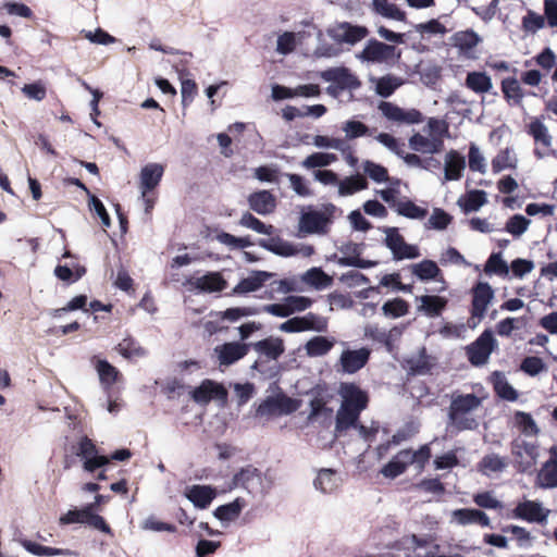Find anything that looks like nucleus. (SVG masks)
I'll return each instance as SVG.
<instances>
[{"instance_id": "680f3d73", "label": "nucleus", "mask_w": 557, "mask_h": 557, "mask_svg": "<svg viewBox=\"0 0 557 557\" xmlns=\"http://www.w3.org/2000/svg\"><path fill=\"white\" fill-rule=\"evenodd\" d=\"M530 220L521 214L512 215L506 223L505 231L513 236H521L528 228Z\"/></svg>"}, {"instance_id": "f8f14e48", "label": "nucleus", "mask_w": 557, "mask_h": 557, "mask_svg": "<svg viewBox=\"0 0 557 557\" xmlns=\"http://www.w3.org/2000/svg\"><path fill=\"white\" fill-rule=\"evenodd\" d=\"M250 345L243 342H227L214 348L220 367H228L248 355Z\"/></svg>"}, {"instance_id": "4c0bfd02", "label": "nucleus", "mask_w": 557, "mask_h": 557, "mask_svg": "<svg viewBox=\"0 0 557 557\" xmlns=\"http://www.w3.org/2000/svg\"><path fill=\"white\" fill-rule=\"evenodd\" d=\"M517 163L518 160L513 149L506 147L499 150V152L492 160V170L494 173H499L507 169L516 170Z\"/></svg>"}, {"instance_id": "bb28decb", "label": "nucleus", "mask_w": 557, "mask_h": 557, "mask_svg": "<svg viewBox=\"0 0 557 557\" xmlns=\"http://www.w3.org/2000/svg\"><path fill=\"white\" fill-rule=\"evenodd\" d=\"M409 146L412 150L422 153H436L442 151L444 141L440 137L429 139L428 137L416 133L409 138Z\"/></svg>"}, {"instance_id": "de8ad7c7", "label": "nucleus", "mask_w": 557, "mask_h": 557, "mask_svg": "<svg viewBox=\"0 0 557 557\" xmlns=\"http://www.w3.org/2000/svg\"><path fill=\"white\" fill-rule=\"evenodd\" d=\"M506 467V459L497 454L485 455L479 462V470L485 474L502 472Z\"/></svg>"}, {"instance_id": "72a5a7b5", "label": "nucleus", "mask_w": 557, "mask_h": 557, "mask_svg": "<svg viewBox=\"0 0 557 557\" xmlns=\"http://www.w3.org/2000/svg\"><path fill=\"white\" fill-rule=\"evenodd\" d=\"M407 455L404 449L398 451L382 469L381 473L384 478L396 479L406 472L409 467L407 462Z\"/></svg>"}, {"instance_id": "1a4fd4ad", "label": "nucleus", "mask_w": 557, "mask_h": 557, "mask_svg": "<svg viewBox=\"0 0 557 557\" xmlns=\"http://www.w3.org/2000/svg\"><path fill=\"white\" fill-rule=\"evenodd\" d=\"M76 455L84 459L83 468L90 473L110 463V458L98 455L96 444L88 436L79 440Z\"/></svg>"}, {"instance_id": "c9c22d12", "label": "nucleus", "mask_w": 557, "mask_h": 557, "mask_svg": "<svg viewBox=\"0 0 557 557\" xmlns=\"http://www.w3.org/2000/svg\"><path fill=\"white\" fill-rule=\"evenodd\" d=\"M245 505V500L240 497H237L233 502L215 508L213 515L220 521H234L240 516Z\"/></svg>"}, {"instance_id": "09e8293b", "label": "nucleus", "mask_w": 557, "mask_h": 557, "mask_svg": "<svg viewBox=\"0 0 557 557\" xmlns=\"http://www.w3.org/2000/svg\"><path fill=\"white\" fill-rule=\"evenodd\" d=\"M314 486L323 493H332L337 487L336 471L321 469L314 480Z\"/></svg>"}, {"instance_id": "20e7f679", "label": "nucleus", "mask_w": 557, "mask_h": 557, "mask_svg": "<svg viewBox=\"0 0 557 557\" xmlns=\"http://www.w3.org/2000/svg\"><path fill=\"white\" fill-rule=\"evenodd\" d=\"M498 347V343L494 337L493 331L491 329L484 330L475 341L469 344L466 347V355L468 361L473 367H482L485 366L493 351H495Z\"/></svg>"}, {"instance_id": "423d86ee", "label": "nucleus", "mask_w": 557, "mask_h": 557, "mask_svg": "<svg viewBox=\"0 0 557 557\" xmlns=\"http://www.w3.org/2000/svg\"><path fill=\"white\" fill-rule=\"evenodd\" d=\"M89 509L90 507L86 506L82 509H71L60 517L59 522L62 525L83 523L106 534H112L111 527L104 518L98 513L89 512Z\"/></svg>"}, {"instance_id": "0eeeda50", "label": "nucleus", "mask_w": 557, "mask_h": 557, "mask_svg": "<svg viewBox=\"0 0 557 557\" xmlns=\"http://www.w3.org/2000/svg\"><path fill=\"white\" fill-rule=\"evenodd\" d=\"M325 82L330 83L327 92L337 96L342 90L354 89L359 86L357 77L346 67H333L320 73Z\"/></svg>"}, {"instance_id": "bf43d9fd", "label": "nucleus", "mask_w": 557, "mask_h": 557, "mask_svg": "<svg viewBox=\"0 0 557 557\" xmlns=\"http://www.w3.org/2000/svg\"><path fill=\"white\" fill-rule=\"evenodd\" d=\"M96 369L101 383L111 385L117 381L119 370L107 360H98Z\"/></svg>"}, {"instance_id": "37998d69", "label": "nucleus", "mask_w": 557, "mask_h": 557, "mask_svg": "<svg viewBox=\"0 0 557 557\" xmlns=\"http://www.w3.org/2000/svg\"><path fill=\"white\" fill-rule=\"evenodd\" d=\"M334 346V342L324 336H314L309 339L305 349L309 357H320L326 355Z\"/></svg>"}, {"instance_id": "4468645a", "label": "nucleus", "mask_w": 557, "mask_h": 557, "mask_svg": "<svg viewBox=\"0 0 557 557\" xmlns=\"http://www.w3.org/2000/svg\"><path fill=\"white\" fill-rule=\"evenodd\" d=\"M529 134L534 138L536 144H541L542 148L534 149V156L537 159H543L547 156H556L555 151L550 148L552 136L548 134L547 127L540 121H532L529 125Z\"/></svg>"}, {"instance_id": "338daca9", "label": "nucleus", "mask_w": 557, "mask_h": 557, "mask_svg": "<svg viewBox=\"0 0 557 557\" xmlns=\"http://www.w3.org/2000/svg\"><path fill=\"white\" fill-rule=\"evenodd\" d=\"M502 89L508 100L519 101L523 97L521 85L516 78L504 79Z\"/></svg>"}, {"instance_id": "ea45409f", "label": "nucleus", "mask_w": 557, "mask_h": 557, "mask_svg": "<svg viewBox=\"0 0 557 557\" xmlns=\"http://www.w3.org/2000/svg\"><path fill=\"white\" fill-rule=\"evenodd\" d=\"M368 188V181L360 174L351 175L338 181V194L339 196H350L357 191Z\"/></svg>"}, {"instance_id": "a878e982", "label": "nucleus", "mask_w": 557, "mask_h": 557, "mask_svg": "<svg viewBox=\"0 0 557 557\" xmlns=\"http://www.w3.org/2000/svg\"><path fill=\"white\" fill-rule=\"evenodd\" d=\"M382 109L384 116L388 120L396 121L405 124H416L422 121V114L420 111L416 109H410L408 111L404 110L401 107H379Z\"/></svg>"}, {"instance_id": "864d4df0", "label": "nucleus", "mask_w": 557, "mask_h": 557, "mask_svg": "<svg viewBox=\"0 0 557 557\" xmlns=\"http://www.w3.org/2000/svg\"><path fill=\"white\" fill-rule=\"evenodd\" d=\"M401 85L403 79L392 75L383 76L374 82L375 91L384 98L389 97Z\"/></svg>"}, {"instance_id": "473e14b6", "label": "nucleus", "mask_w": 557, "mask_h": 557, "mask_svg": "<svg viewBox=\"0 0 557 557\" xmlns=\"http://www.w3.org/2000/svg\"><path fill=\"white\" fill-rule=\"evenodd\" d=\"M373 11L388 20L405 22L406 21V12L400 10L395 3L389 0H373L372 1Z\"/></svg>"}, {"instance_id": "13d9d810", "label": "nucleus", "mask_w": 557, "mask_h": 557, "mask_svg": "<svg viewBox=\"0 0 557 557\" xmlns=\"http://www.w3.org/2000/svg\"><path fill=\"white\" fill-rule=\"evenodd\" d=\"M484 271L486 274L494 273L499 276H507L509 273V268L506 261L503 260L502 255L499 252H494L488 257Z\"/></svg>"}, {"instance_id": "412c9836", "label": "nucleus", "mask_w": 557, "mask_h": 557, "mask_svg": "<svg viewBox=\"0 0 557 557\" xmlns=\"http://www.w3.org/2000/svg\"><path fill=\"white\" fill-rule=\"evenodd\" d=\"M247 200L249 208L261 215L270 214L276 208V198L269 190L251 193Z\"/></svg>"}, {"instance_id": "052dcab7", "label": "nucleus", "mask_w": 557, "mask_h": 557, "mask_svg": "<svg viewBox=\"0 0 557 557\" xmlns=\"http://www.w3.org/2000/svg\"><path fill=\"white\" fill-rule=\"evenodd\" d=\"M239 224L245 226V227H247V228H250V230H252V231H255V232H257L259 234H264V235H271L272 231H273V226L272 225H265L262 221L257 219L250 212H245L242 215Z\"/></svg>"}, {"instance_id": "b1692460", "label": "nucleus", "mask_w": 557, "mask_h": 557, "mask_svg": "<svg viewBox=\"0 0 557 557\" xmlns=\"http://www.w3.org/2000/svg\"><path fill=\"white\" fill-rule=\"evenodd\" d=\"M272 274L265 271H255L248 277L239 281L234 287L233 293L244 295L260 289L264 283L271 278Z\"/></svg>"}, {"instance_id": "f257e3e1", "label": "nucleus", "mask_w": 557, "mask_h": 557, "mask_svg": "<svg viewBox=\"0 0 557 557\" xmlns=\"http://www.w3.org/2000/svg\"><path fill=\"white\" fill-rule=\"evenodd\" d=\"M481 405V399L471 394L457 395L451 399L448 418L459 431L473 430L478 423L474 418H469L468 413L475 410Z\"/></svg>"}, {"instance_id": "603ef678", "label": "nucleus", "mask_w": 557, "mask_h": 557, "mask_svg": "<svg viewBox=\"0 0 557 557\" xmlns=\"http://www.w3.org/2000/svg\"><path fill=\"white\" fill-rule=\"evenodd\" d=\"M304 281L317 289H322L332 284V277L321 268H311L304 275Z\"/></svg>"}, {"instance_id": "0e129e2a", "label": "nucleus", "mask_w": 557, "mask_h": 557, "mask_svg": "<svg viewBox=\"0 0 557 557\" xmlns=\"http://www.w3.org/2000/svg\"><path fill=\"white\" fill-rule=\"evenodd\" d=\"M453 216L441 208H435L429 219V227L434 230H445L451 223Z\"/></svg>"}, {"instance_id": "c756f323", "label": "nucleus", "mask_w": 557, "mask_h": 557, "mask_svg": "<svg viewBox=\"0 0 557 557\" xmlns=\"http://www.w3.org/2000/svg\"><path fill=\"white\" fill-rule=\"evenodd\" d=\"M360 413L352 408L342 405L336 414L335 432L342 434L350 428H357Z\"/></svg>"}, {"instance_id": "393cba45", "label": "nucleus", "mask_w": 557, "mask_h": 557, "mask_svg": "<svg viewBox=\"0 0 557 557\" xmlns=\"http://www.w3.org/2000/svg\"><path fill=\"white\" fill-rule=\"evenodd\" d=\"M466 168L465 157L456 150H450L445 157V181H458L462 176Z\"/></svg>"}, {"instance_id": "8fccbe9b", "label": "nucleus", "mask_w": 557, "mask_h": 557, "mask_svg": "<svg viewBox=\"0 0 557 557\" xmlns=\"http://www.w3.org/2000/svg\"><path fill=\"white\" fill-rule=\"evenodd\" d=\"M396 212L405 218L412 220H422L426 216L428 210L417 206L411 200L398 201L396 203Z\"/></svg>"}, {"instance_id": "c03bdc74", "label": "nucleus", "mask_w": 557, "mask_h": 557, "mask_svg": "<svg viewBox=\"0 0 557 557\" xmlns=\"http://www.w3.org/2000/svg\"><path fill=\"white\" fill-rule=\"evenodd\" d=\"M404 451L407 455L408 465H416L420 471L425 468L432 457L431 448L428 444L420 446L418 450L404 449Z\"/></svg>"}, {"instance_id": "f3484780", "label": "nucleus", "mask_w": 557, "mask_h": 557, "mask_svg": "<svg viewBox=\"0 0 557 557\" xmlns=\"http://www.w3.org/2000/svg\"><path fill=\"white\" fill-rule=\"evenodd\" d=\"M248 344L265 361L277 360L285 351L284 342L280 337L269 336L259 342Z\"/></svg>"}, {"instance_id": "79ce46f5", "label": "nucleus", "mask_w": 557, "mask_h": 557, "mask_svg": "<svg viewBox=\"0 0 557 557\" xmlns=\"http://www.w3.org/2000/svg\"><path fill=\"white\" fill-rule=\"evenodd\" d=\"M486 201V193L484 190L474 189L468 191L463 199H459L458 203L462 210L468 213L478 211Z\"/></svg>"}, {"instance_id": "3c124183", "label": "nucleus", "mask_w": 557, "mask_h": 557, "mask_svg": "<svg viewBox=\"0 0 557 557\" xmlns=\"http://www.w3.org/2000/svg\"><path fill=\"white\" fill-rule=\"evenodd\" d=\"M255 479L260 480V471L253 466H247L235 473L232 480V484L235 487L239 486L248 490Z\"/></svg>"}, {"instance_id": "f03ea898", "label": "nucleus", "mask_w": 557, "mask_h": 557, "mask_svg": "<svg viewBox=\"0 0 557 557\" xmlns=\"http://www.w3.org/2000/svg\"><path fill=\"white\" fill-rule=\"evenodd\" d=\"M336 207L333 203L323 205L322 210L304 212L298 222V231L302 234L325 235L333 222Z\"/></svg>"}, {"instance_id": "4be33fe9", "label": "nucleus", "mask_w": 557, "mask_h": 557, "mask_svg": "<svg viewBox=\"0 0 557 557\" xmlns=\"http://www.w3.org/2000/svg\"><path fill=\"white\" fill-rule=\"evenodd\" d=\"M195 288L205 293H218L226 288L227 282L221 273L210 272L200 277H195L188 281Z\"/></svg>"}, {"instance_id": "9b49d317", "label": "nucleus", "mask_w": 557, "mask_h": 557, "mask_svg": "<svg viewBox=\"0 0 557 557\" xmlns=\"http://www.w3.org/2000/svg\"><path fill=\"white\" fill-rule=\"evenodd\" d=\"M190 396L195 403L201 405H207L211 400L224 404L227 400V391L221 383L206 379L191 391Z\"/></svg>"}, {"instance_id": "a19ab883", "label": "nucleus", "mask_w": 557, "mask_h": 557, "mask_svg": "<svg viewBox=\"0 0 557 557\" xmlns=\"http://www.w3.org/2000/svg\"><path fill=\"white\" fill-rule=\"evenodd\" d=\"M22 546L30 554L36 556H71L72 552L70 549L64 548H54L49 546H44L30 540H23Z\"/></svg>"}, {"instance_id": "a211bd4d", "label": "nucleus", "mask_w": 557, "mask_h": 557, "mask_svg": "<svg viewBox=\"0 0 557 557\" xmlns=\"http://www.w3.org/2000/svg\"><path fill=\"white\" fill-rule=\"evenodd\" d=\"M370 358V351L367 348L357 350H344L341 356L343 371L349 374L356 373L362 369Z\"/></svg>"}, {"instance_id": "6ab92c4d", "label": "nucleus", "mask_w": 557, "mask_h": 557, "mask_svg": "<svg viewBox=\"0 0 557 557\" xmlns=\"http://www.w3.org/2000/svg\"><path fill=\"white\" fill-rule=\"evenodd\" d=\"M164 166L160 163H148L140 171V189L143 197L153 190L161 182Z\"/></svg>"}, {"instance_id": "7c9ffc66", "label": "nucleus", "mask_w": 557, "mask_h": 557, "mask_svg": "<svg viewBox=\"0 0 557 557\" xmlns=\"http://www.w3.org/2000/svg\"><path fill=\"white\" fill-rule=\"evenodd\" d=\"M115 350L128 360L139 359L147 355V350L132 336L123 338L116 345Z\"/></svg>"}, {"instance_id": "4d7b16f0", "label": "nucleus", "mask_w": 557, "mask_h": 557, "mask_svg": "<svg viewBox=\"0 0 557 557\" xmlns=\"http://www.w3.org/2000/svg\"><path fill=\"white\" fill-rule=\"evenodd\" d=\"M336 160L337 157L334 153L313 152L301 162V165L306 169H315L327 166L335 162Z\"/></svg>"}, {"instance_id": "ddd939ff", "label": "nucleus", "mask_w": 557, "mask_h": 557, "mask_svg": "<svg viewBox=\"0 0 557 557\" xmlns=\"http://www.w3.org/2000/svg\"><path fill=\"white\" fill-rule=\"evenodd\" d=\"M451 41L461 57L471 60L478 58L476 47L482 39L474 30L467 29L457 32L453 35Z\"/></svg>"}, {"instance_id": "9d476101", "label": "nucleus", "mask_w": 557, "mask_h": 557, "mask_svg": "<svg viewBox=\"0 0 557 557\" xmlns=\"http://www.w3.org/2000/svg\"><path fill=\"white\" fill-rule=\"evenodd\" d=\"M329 36L338 44H347L350 46L364 39L369 30L364 26L352 25L347 22L338 23L327 30Z\"/></svg>"}, {"instance_id": "49530a36", "label": "nucleus", "mask_w": 557, "mask_h": 557, "mask_svg": "<svg viewBox=\"0 0 557 557\" xmlns=\"http://www.w3.org/2000/svg\"><path fill=\"white\" fill-rule=\"evenodd\" d=\"M259 245L283 257H289L296 253L294 246L281 238L261 239Z\"/></svg>"}, {"instance_id": "5fc2aeb1", "label": "nucleus", "mask_w": 557, "mask_h": 557, "mask_svg": "<svg viewBox=\"0 0 557 557\" xmlns=\"http://www.w3.org/2000/svg\"><path fill=\"white\" fill-rule=\"evenodd\" d=\"M515 423L524 435L536 436L540 433L537 424L528 412L517 411L515 413Z\"/></svg>"}, {"instance_id": "e433bc0d", "label": "nucleus", "mask_w": 557, "mask_h": 557, "mask_svg": "<svg viewBox=\"0 0 557 557\" xmlns=\"http://www.w3.org/2000/svg\"><path fill=\"white\" fill-rule=\"evenodd\" d=\"M491 376L494 391L500 398L508 401H516L518 399V392L508 383L503 372L494 371Z\"/></svg>"}, {"instance_id": "2f4dec72", "label": "nucleus", "mask_w": 557, "mask_h": 557, "mask_svg": "<svg viewBox=\"0 0 557 557\" xmlns=\"http://www.w3.org/2000/svg\"><path fill=\"white\" fill-rule=\"evenodd\" d=\"M465 84L475 94H486L493 89L492 78L485 72H469Z\"/></svg>"}, {"instance_id": "a18cd8bd", "label": "nucleus", "mask_w": 557, "mask_h": 557, "mask_svg": "<svg viewBox=\"0 0 557 557\" xmlns=\"http://www.w3.org/2000/svg\"><path fill=\"white\" fill-rule=\"evenodd\" d=\"M181 81V95L184 102H191L197 95L198 87L187 70H178Z\"/></svg>"}, {"instance_id": "6e6d98bb", "label": "nucleus", "mask_w": 557, "mask_h": 557, "mask_svg": "<svg viewBox=\"0 0 557 557\" xmlns=\"http://www.w3.org/2000/svg\"><path fill=\"white\" fill-rule=\"evenodd\" d=\"M382 311L386 317L400 318L409 312V304L403 298H394L383 305Z\"/></svg>"}, {"instance_id": "774afa93", "label": "nucleus", "mask_w": 557, "mask_h": 557, "mask_svg": "<svg viewBox=\"0 0 557 557\" xmlns=\"http://www.w3.org/2000/svg\"><path fill=\"white\" fill-rule=\"evenodd\" d=\"M84 37L92 44L108 46L116 41V38L104 32L102 28L84 30Z\"/></svg>"}, {"instance_id": "e2e57ef3", "label": "nucleus", "mask_w": 557, "mask_h": 557, "mask_svg": "<svg viewBox=\"0 0 557 557\" xmlns=\"http://www.w3.org/2000/svg\"><path fill=\"white\" fill-rule=\"evenodd\" d=\"M23 94L32 101H42L47 95V86L44 82L38 81L32 84H26L22 88Z\"/></svg>"}, {"instance_id": "aec40b11", "label": "nucleus", "mask_w": 557, "mask_h": 557, "mask_svg": "<svg viewBox=\"0 0 557 557\" xmlns=\"http://www.w3.org/2000/svg\"><path fill=\"white\" fill-rule=\"evenodd\" d=\"M512 516L528 522H543L547 518V512L543 510L541 504L533 500H524L515 507Z\"/></svg>"}, {"instance_id": "dca6fc26", "label": "nucleus", "mask_w": 557, "mask_h": 557, "mask_svg": "<svg viewBox=\"0 0 557 557\" xmlns=\"http://www.w3.org/2000/svg\"><path fill=\"white\" fill-rule=\"evenodd\" d=\"M339 250L343 257L339 258L338 263L343 267L369 269L376 265L375 261L364 260L360 258L362 244L348 242L344 244Z\"/></svg>"}, {"instance_id": "69168bd1", "label": "nucleus", "mask_w": 557, "mask_h": 557, "mask_svg": "<svg viewBox=\"0 0 557 557\" xmlns=\"http://www.w3.org/2000/svg\"><path fill=\"white\" fill-rule=\"evenodd\" d=\"M545 369L544 361L535 356L525 357L520 364V370L530 376H535Z\"/></svg>"}, {"instance_id": "2eb2a0df", "label": "nucleus", "mask_w": 557, "mask_h": 557, "mask_svg": "<svg viewBox=\"0 0 557 557\" xmlns=\"http://www.w3.org/2000/svg\"><path fill=\"white\" fill-rule=\"evenodd\" d=\"M339 393L343 397L342 405L352 408L359 412L364 410L369 403L367 392L362 391L355 383H342Z\"/></svg>"}, {"instance_id": "6e6552de", "label": "nucleus", "mask_w": 557, "mask_h": 557, "mask_svg": "<svg viewBox=\"0 0 557 557\" xmlns=\"http://www.w3.org/2000/svg\"><path fill=\"white\" fill-rule=\"evenodd\" d=\"M510 446L517 471L520 473L529 471L539 457V446L521 438H515Z\"/></svg>"}, {"instance_id": "c85d7f7f", "label": "nucleus", "mask_w": 557, "mask_h": 557, "mask_svg": "<svg viewBox=\"0 0 557 557\" xmlns=\"http://www.w3.org/2000/svg\"><path fill=\"white\" fill-rule=\"evenodd\" d=\"M535 485L541 488L557 487V462L546 460L539 470L535 478Z\"/></svg>"}, {"instance_id": "58836bf2", "label": "nucleus", "mask_w": 557, "mask_h": 557, "mask_svg": "<svg viewBox=\"0 0 557 557\" xmlns=\"http://www.w3.org/2000/svg\"><path fill=\"white\" fill-rule=\"evenodd\" d=\"M411 273L421 281H431L436 278L441 274V269L435 261L424 259L419 263L411 264Z\"/></svg>"}, {"instance_id": "39448f33", "label": "nucleus", "mask_w": 557, "mask_h": 557, "mask_svg": "<svg viewBox=\"0 0 557 557\" xmlns=\"http://www.w3.org/2000/svg\"><path fill=\"white\" fill-rule=\"evenodd\" d=\"M358 58L368 63L386 64L397 61L400 58V51L392 45L371 39L358 54Z\"/></svg>"}, {"instance_id": "5701e85b", "label": "nucleus", "mask_w": 557, "mask_h": 557, "mask_svg": "<svg viewBox=\"0 0 557 557\" xmlns=\"http://www.w3.org/2000/svg\"><path fill=\"white\" fill-rule=\"evenodd\" d=\"M454 520L461 524H479L481 527H490L491 521L487 515L479 509L460 508L453 511Z\"/></svg>"}, {"instance_id": "cd10ccee", "label": "nucleus", "mask_w": 557, "mask_h": 557, "mask_svg": "<svg viewBox=\"0 0 557 557\" xmlns=\"http://www.w3.org/2000/svg\"><path fill=\"white\" fill-rule=\"evenodd\" d=\"M215 495V490L209 485H193L186 493V497L200 509H206Z\"/></svg>"}, {"instance_id": "7ed1b4c3", "label": "nucleus", "mask_w": 557, "mask_h": 557, "mask_svg": "<svg viewBox=\"0 0 557 557\" xmlns=\"http://www.w3.org/2000/svg\"><path fill=\"white\" fill-rule=\"evenodd\" d=\"M494 299V289L486 282H478L471 288V306L468 325L475 327L485 318L488 306Z\"/></svg>"}, {"instance_id": "f704fd0d", "label": "nucleus", "mask_w": 557, "mask_h": 557, "mask_svg": "<svg viewBox=\"0 0 557 557\" xmlns=\"http://www.w3.org/2000/svg\"><path fill=\"white\" fill-rule=\"evenodd\" d=\"M421 301L419 307L428 317H438L447 306V299L441 296L424 295L417 297Z\"/></svg>"}]
</instances>
